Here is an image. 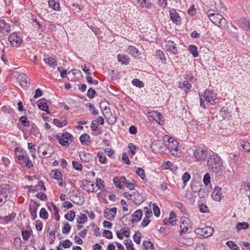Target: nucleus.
<instances>
[{
    "mask_svg": "<svg viewBox=\"0 0 250 250\" xmlns=\"http://www.w3.org/2000/svg\"><path fill=\"white\" fill-rule=\"evenodd\" d=\"M223 161L221 158L215 153L210 155L207 161V166L210 171L218 173L223 169Z\"/></svg>",
    "mask_w": 250,
    "mask_h": 250,
    "instance_id": "obj_1",
    "label": "nucleus"
},
{
    "mask_svg": "<svg viewBox=\"0 0 250 250\" xmlns=\"http://www.w3.org/2000/svg\"><path fill=\"white\" fill-rule=\"evenodd\" d=\"M163 140L165 146L169 150L172 155L175 156L180 155L181 151L179 148L177 141L167 135L164 136Z\"/></svg>",
    "mask_w": 250,
    "mask_h": 250,
    "instance_id": "obj_2",
    "label": "nucleus"
},
{
    "mask_svg": "<svg viewBox=\"0 0 250 250\" xmlns=\"http://www.w3.org/2000/svg\"><path fill=\"white\" fill-rule=\"evenodd\" d=\"M209 20L217 26L225 28L227 25V20L219 13H215L212 10H209L207 12Z\"/></svg>",
    "mask_w": 250,
    "mask_h": 250,
    "instance_id": "obj_3",
    "label": "nucleus"
},
{
    "mask_svg": "<svg viewBox=\"0 0 250 250\" xmlns=\"http://www.w3.org/2000/svg\"><path fill=\"white\" fill-rule=\"evenodd\" d=\"M208 156V151L205 147H196L193 151V156L198 162H204Z\"/></svg>",
    "mask_w": 250,
    "mask_h": 250,
    "instance_id": "obj_4",
    "label": "nucleus"
},
{
    "mask_svg": "<svg viewBox=\"0 0 250 250\" xmlns=\"http://www.w3.org/2000/svg\"><path fill=\"white\" fill-rule=\"evenodd\" d=\"M214 232V229L211 227L207 226L203 228H197L195 230V234L198 236L208 238L211 236Z\"/></svg>",
    "mask_w": 250,
    "mask_h": 250,
    "instance_id": "obj_5",
    "label": "nucleus"
},
{
    "mask_svg": "<svg viewBox=\"0 0 250 250\" xmlns=\"http://www.w3.org/2000/svg\"><path fill=\"white\" fill-rule=\"evenodd\" d=\"M80 186L83 190L88 192H95L97 191V189L95 188V184L91 181L86 180L81 181Z\"/></svg>",
    "mask_w": 250,
    "mask_h": 250,
    "instance_id": "obj_6",
    "label": "nucleus"
},
{
    "mask_svg": "<svg viewBox=\"0 0 250 250\" xmlns=\"http://www.w3.org/2000/svg\"><path fill=\"white\" fill-rule=\"evenodd\" d=\"M203 96L205 99L211 104H216L217 94L214 91L207 89L204 92Z\"/></svg>",
    "mask_w": 250,
    "mask_h": 250,
    "instance_id": "obj_7",
    "label": "nucleus"
},
{
    "mask_svg": "<svg viewBox=\"0 0 250 250\" xmlns=\"http://www.w3.org/2000/svg\"><path fill=\"white\" fill-rule=\"evenodd\" d=\"M52 147L47 144L40 145L38 148V152H42L43 156L46 158L51 157L53 154Z\"/></svg>",
    "mask_w": 250,
    "mask_h": 250,
    "instance_id": "obj_8",
    "label": "nucleus"
},
{
    "mask_svg": "<svg viewBox=\"0 0 250 250\" xmlns=\"http://www.w3.org/2000/svg\"><path fill=\"white\" fill-rule=\"evenodd\" d=\"M8 40L10 42L11 46L13 47H18L21 43L22 40L21 37L18 35L17 33H13L10 34L8 37Z\"/></svg>",
    "mask_w": 250,
    "mask_h": 250,
    "instance_id": "obj_9",
    "label": "nucleus"
},
{
    "mask_svg": "<svg viewBox=\"0 0 250 250\" xmlns=\"http://www.w3.org/2000/svg\"><path fill=\"white\" fill-rule=\"evenodd\" d=\"M180 235L185 234L188 232L189 229L191 228L190 221L187 217H184L181 218L180 225Z\"/></svg>",
    "mask_w": 250,
    "mask_h": 250,
    "instance_id": "obj_10",
    "label": "nucleus"
},
{
    "mask_svg": "<svg viewBox=\"0 0 250 250\" xmlns=\"http://www.w3.org/2000/svg\"><path fill=\"white\" fill-rule=\"evenodd\" d=\"M169 14L171 20L176 24L180 25L181 23V19L174 9H171L169 10Z\"/></svg>",
    "mask_w": 250,
    "mask_h": 250,
    "instance_id": "obj_11",
    "label": "nucleus"
},
{
    "mask_svg": "<svg viewBox=\"0 0 250 250\" xmlns=\"http://www.w3.org/2000/svg\"><path fill=\"white\" fill-rule=\"evenodd\" d=\"M117 212V208L115 207L110 209L106 208L104 210V217L107 220L112 221L114 219Z\"/></svg>",
    "mask_w": 250,
    "mask_h": 250,
    "instance_id": "obj_12",
    "label": "nucleus"
},
{
    "mask_svg": "<svg viewBox=\"0 0 250 250\" xmlns=\"http://www.w3.org/2000/svg\"><path fill=\"white\" fill-rule=\"evenodd\" d=\"M43 61L46 64L53 69H54L57 65L56 59L47 55L43 56Z\"/></svg>",
    "mask_w": 250,
    "mask_h": 250,
    "instance_id": "obj_13",
    "label": "nucleus"
},
{
    "mask_svg": "<svg viewBox=\"0 0 250 250\" xmlns=\"http://www.w3.org/2000/svg\"><path fill=\"white\" fill-rule=\"evenodd\" d=\"M238 26L247 31H250V20L242 18L238 21Z\"/></svg>",
    "mask_w": 250,
    "mask_h": 250,
    "instance_id": "obj_14",
    "label": "nucleus"
},
{
    "mask_svg": "<svg viewBox=\"0 0 250 250\" xmlns=\"http://www.w3.org/2000/svg\"><path fill=\"white\" fill-rule=\"evenodd\" d=\"M222 188L216 187L211 194L212 198L216 201L219 202L223 198L224 196L221 192Z\"/></svg>",
    "mask_w": 250,
    "mask_h": 250,
    "instance_id": "obj_15",
    "label": "nucleus"
},
{
    "mask_svg": "<svg viewBox=\"0 0 250 250\" xmlns=\"http://www.w3.org/2000/svg\"><path fill=\"white\" fill-rule=\"evenodd\" d=\"M166 48L167 50L172 52L173 54L178 53V49L176 44L172 41L169 40L166 41Z\"/></svg>",
    "mask_w": 250,
    "mask_h": 250,
    "instance_id": "obj_16",
    "label": "nucleus"
},
{
    "mask_svg": "<svg viewBox=\"0 0 250 250\" xmlns=\"http://www.w3.org/2000/svg\"><path fill=\"white\" fill-rule=\"evenodd\" d=\"M179 242L186 246L190 247L194 244V240L190 237H188L186 236H183V234L180 235Z\"/></svg>",
    "mask_w": 250,
    "mask_h": 250,
    "instance_id": "obj_17",
    "label": "nucleus"
},
{
    "mask_svg": "<svg viewBox=\"0 0 250 250\" xmlns=\"http://www.w3.org/2000/svg\"><path fill=\"white\" fill-rule=\"evenodd\" d=\"M20 83L23 88H25L29 86V79L26 74L21 73L19 75Z\"/></svg>",
    "mask_w": 250,
    "mask_h": 250,
    "instance_id": "obj_18",
    "label": "nucleus"
},
{
    "mask_svg": "<svg viewBox=\"0 0 250 250\" xmlns=\"http://www.w3.org/2000/svg\"><path fill=\"white\" fill-rule=\"evenodd\" d=\"M79 156L82 161L89 163L92 160L93 155L90 153L83 151L79 153Z\"/></svg>",
    "mask_w": 250,
    "mask_h": 250,
    "instance_id": "obj_19",
    "label": "nucleus"
},
{
    "mask_svg": "<svg viewBox=\"0 0 250 250\" xmlns=\"http://www.w3.org/2000/svg\"><path fill=\"white\" fill-rule=\"evenodd\" d=\"M126 181L125 177L121 176L120 178L115 177L113 179V183L115 186L119 188H123L125 186V182Z\"/></svg>",
    "mask_w": 250,
    "mask_h": 250,
    "instance_id": "obj_20",
    "label": "nucleus"
},
{
    "mask_svg": "<svg viewBox=\"0 0 250 250\" xmlns=\"http://www.w3.org/2000/svg\"><path fill=\"white\" fill-rule=\"evenodd\" d=\"M148 114L150 117H153L160 125H163L164 121L162 120V115L157 111H153L149 112Z\"/></svg>",
    "mask_w": 250,
    "mask_h": 250,
    "instance_id": "obj_21",
    "label": "nucleus"
},
{
    "mask_svg": "<svg viewBox=\"0 0 250 250\" xmlns=\"http://www.w3.org/2000/svg\"><path fill=\"white\" fill-rule=\"evenodd\" d=\"M10 31V26L9 23L5 21L0 19V32L2 33H7Z\"/></svg>",
    "mask_w": 250,
    "mask_h": 250,
    "instance_id": "obj_22",
    "label": "nucleus"
},
{
    "mask_svg": "<svg viewBox=\"0 0 250 250\" xmlns=\"http://www.w3.org/2000/svg\"><path fill=\"white\" fill-rule=\"evenodd\" d=\"M143 215V212L141 209H138L135 211L132 215L131 222L132 223L138 222L140 221Z\"/></svg>",
    "mask_w": 250,
    "mask_h": 250,
    "instance_id": "obj_23",
    "label": "nucleus"
},
{
    "mask_svg": "<svg viewBox=\"0 0 250 250\" xmlns=\"http://www.w3.org/2000/svg\"><path fill=\"white\" fill-rule=\"evenodd\" d=\"M117 60L122 65H127L130 61V59L128 56L125 54L118 55Z\"/></svg>",
    "mask_w": 250,
    "mask_h": 250,
    "instance_id": "obj_24",
    "label": "nucleus"
},
{
    "mask_svg": "<svg viewBox=\"0 0 250 250\" xmlns=\"http://www.w3.org/2000/svg\"><path fill=\"white\" fill-rule=\"evenodd\" d=\"M136 3L139 7L142 8L146 7L150 9L153 6L152 3L147 2L146 0H137Z\"/></svg>",
    "mask_w": 250,
    "mask_h": 250,
    "instance_id": "obj_25",
    "label": "nucleus"
},
{
    "mask_svg": "<svg viewBox=\"0 0 250 250\" xmlns=\"http://www.w3.org/2000/svg\"><path fill=\"white\" fill-rule=\"evenodd\" d=\"M53 123L59 127H62L67 125V121L65 117H62L60 119H54Z\"/></svg>",
    "mask_w": 250,
    "mask_h": 250,
    "instance_id": "obj_26",
    "label": "nucleus"
},
{
    "mask_svg": "<svg viewBox=\"0 0 250 250\" xmlns=\"http://www.w3.org/2000/svg\"><path fill=\"white\" fill-rule=\"evenodd\" d=\"M9 186L7 185H2L0 187V195L6 199L7 197L8 191L9 189Z\"/></svg>",
    "mask_w": 250,
    "mask_h": 250,
    "instance_id": "obj_27",
    "label": "nucleus"
},
{
    "mask_svg": "<svg viewBox=\"0 0 250 250\" xmlns=\"http://www.w3.org/2000/svg\"><path fill=\"white\" fill-rule=\"evenodd\" d=\"M48 5L49 7L55 11H58L60 9V3L57 0H48Z\"/></svg>",
    "mask_w": 250,
    "mask_h": 250,
    "instance_id": "obj_28",
    "label": "nucleus"
},
{
    "mask_svg": "<svg viewBox=\"0 0 250 250\" xmlns=\"http://www.w3.org/2000/svg\"><path fill=\"white\" fill-rule=\"evenodd\" d=\"M165 224H170L171 226H174L175 222V214L171 212L169 215V218L167 220H164Z\"/></svg>",
    "mask_w": 250,
    "mask_h": 250,
    "instance_id": "obj_29",
    "label": "nucleus"
},
{
    "mask_svg": "<svg viewBox=\"0 0 250 250\" xmlns=\"http://www.w3.org/2000/svg\"><path fill=\"white\" fill-rule=\"evenodd\" d=\"M56 138L58 140L59 144L63 146H68L69 144L72 142H70L69 140L65 139L59 135H57Z\"/></svg>",
    "mask_w": 250,
    "mask_h": 250,
    "instance_id": "obj_30",
    "label": "nucleus"
},
{
    "mask_svg": "<svg viewBox=\"0 0 250 250\" xmlns=\"http://www.w3.org/2000/svg\"><path fill=\"white\" fill-rule=\"evenodd\" d=\"M87 217L86 215L84 213H80V215H77V222L79 224H83L87 222Z\"/></svg>",
    "mask_w": 250,
    "mask_h": 250,
    "instance_id": "obj_31",
    "label": "nucleus"
},
{
    "mask_svg": "<svg viewBox=\"0 0 250 250\" xmlns=\"http://www.w3.org/2000/svg\"><path fill=\"white\" fill-rule=\"evenodd\" d=\"M239 144L242 146L243 150L247 152H250V143L244 140H240Z\"/></svg>",
    "mask_w": 250,
    "mask_h": 250,
    "instance_id": "obj_32",
    "label": "nucleus"
},
{
    "mask_svg": "<svg viewBox=\"0 0 250 250\" xmlns=\"http://www.w3.org/2000/svg\"><path fill=\"white\" fill-rule=\"evenodd\" d=\"M80 141L83 145H87L90 142V137L87 133H84L80 137Z\"/></svg>",
    "mask_w": 250,
    "mask_h": 250,
    "instance_id": "obj_33",
    "label": "nucleus"
},
{
    "mask_svg": "<svg viewBox=\"0 0 250 250\" xmlns=\"http://www.w3.org/2000/svg\"><path fill=\"white\" fill-rule=\"evenodd\" d=\"M38 106L40 109L44 111L47 113H50V112L48 110V106L47 104L42 100L39 102L38 104Z\"/></svg>",
    "mask_w": 250,
    "mask_h": 250,
    "instance_id": "obj_34",
    "label": "nucleus"
},
{
    "mask_svg": "<svg viewBox=\"0 0 250 250\" xmlns=\"http://www.w3.org/2000/svg\"><path fill=\"white\" fill-rule=\"evenodd\" d=\"M37 207L33 205H30L29 210L30 213L32 217L33 220H35L37 217Z\"/></svg>",
    "mask_w": 250,
    "mask_h": 250,
    "instance_id": "obj_35",
    "label": "nucleus"
},
{
    "mask_svg": "<svg viewBox=\"0 0 250 250\" xmlns=\"http://www.w3.org/2000/svg\"><path fill=\"white\" fill-rule=\"evenodd\" d=\"M126 52L132 56H136L139 53L138 50L133 46H128L126 49Z\"/></svg>",
    "mask_w": 250,
    "mask_h": 250,
    "instance_id": "obj_36",
    "label": "nucleus"
},
{
    "mask_svg": "<svg viewBox=\"0 0 250 250\" xmlns=\"http://www.w3.org/2000/svg\"><path fill=\"white\" fill-rule=\"evenodd\" d=\"M50 175L52 178L56 180H59L62 177V173L58 169L52 170L50 173Z\"/></svg>",
    "mask_w": 250,
    "mask_h": 250,
    "instance_id": "obj_37",
    "label": "nucleus"
},
{
    "mask_svg": "<svg viewBox=\"0 0 250 250\" xmlns=\"http://www.w3.org/2000/svg\"><path fill=\"white\" fill-rule=\"evenodd\" d=\"M189 51L192 54L194 57H197L198 55L196 47L194 45H190L188 47Z\"/></svg>",
    "mask_w": 250,
    "mask_h": 250,
    "instance_id": "obj_38",
    "label": "nucleus"
},
{
    "mask_svg": "<svg viewBox=\"0 0 250 250\" xmlns=\"http://www.w3.org/2000/svg\"><path fill=\"white\" fill-rule=\"evenodd\" d=\"M97 157L101 164H105L106 163V158L104 152H99L97 154Z\"/></svg>",
    "mask_w": 250,
    "mask_h": 250,
    "instance_id": "obj_39",
    "label": "nucleus"
},
{
    "mask_svg": "<svg viewBox=\"0 0 250 250\" xmlns=\"http://www.w3.org/2000/svg\"><path fill=\"white\" fill-rule=\"evenodd\" d=\"M179 86L181 88L190 89L191 87V84L188 81H185L182 83H179Z\"/></svg>",
    "mask_w": 250,
    "mask_h": 250,
    "instance_id": "obj_40",
    "label": "nucleus"
},
{
    "mask_svg": "<svg viewBox=\"0 0 250 250\" xmlns=\"http://www.w3.org/2000/svg\"><path fill=\"white\" fill-rule=\"evenodd\" d=\"M249 224L247 222L238 223L236 225V228L238 230L245 229L249 227Z\"/></svg>",
    "mask_w": 250,
    "mask_h": 250,
    "instance_id": "obj_41",
    "label": "nucleus"
},
{
    "mask_svg": "<svg viewBox=\"0 0 250 250\" xmlns=\"http://www.w3.org/2000/svg\"><path fill=\"white\" fill-rule=\"evenodd\" d=\"M21 242L22 241L20 238H15L14 241V246L15 249L16 250H19L21 247Z\"/></svg>",
    "mask_w": 250,
    "mask_h": 250,
    "instance_id": "obj_42",
    "label": "nucleus"
},
{
    "mask_svg": "<svg viewBox=\"0 0 250 250\" xmlns=\"http://www.w3.org/2000/svg\"><path fill=\"white\" fill-rule=\"evenodd\" d=\"M165 169H169L171 170L175 171L177 169V167L175 165L170 161H167L165 165Z\"/></svg>",
    "mask_w": 250,
    "mask_h": 250,
    "instance_id": "obj_43",
    "label": "nucleus"
},
{
    "mask_svg": "<svg viewBox=\"0 0 250 250\" xmlns=\"http://www.w3.org/2000/svg\"><path fill=\"white\" fill-rule=\"evenodd\" d=\"M31 231L28 230H22L21 231V235L23 240H27L30 238Z\"/></svg>",
    "mask_w": 250,
    "mask_h": 250,
    "instance_id": "obj_44",
    "label": "nucleus"
},
{
    "mask_svg": "<svg viewBox=\"0 0 250 250\" xmlns=\"http://www.w3.org/2000/svg\"><path fill=\"white\" fill-rule=\"evenodd\" d=\"M75 217V213L74 211H70V213L65 214L64 218L69 221H72Z\"/></svg>",
    "mask_w": 250,
    "mask_h": 250,
    "instance_id": "obj_45",
    "label": "nucleus"
},
{
    "mask_svg": "<svg viewBox=\"0 0 250 250\" xmlns=\"http://www.w3.org/2000/svg\"><path fill=\"white\" fill-rule=\"evenodd\" d=\"M226 245L230 249L233 250H240L239 247L231 241H228Z\"/></svg>",
    "mask_w": 250,
    "mask_h": 250,
    "instance_id": "obj_46",
    "label": "nucleus"
},
{
    "mask_svg": "<svg viewBox=\"0 0 250 250\" xmlns=\"http://www.w3.org/2000/svg\"><path fill=\"white\" fill-rule=\"evenodd\" d=\"M52 207H53V208L54 209V215L55 216V219L57 221H60V216L59 213V209L58 208V207H57V206L55 205H54L53 203H52Z\"/></svg>",
    "mask_w": 250,
    "mask_h": 250,
    "instance_id": "obj_47",
    "label": "nucleus"
},
{
    "mask_svg": "<svg viewBox=\"0 0 250 250\" xmlns=\"http://www.w3.org/2000/svg\"><path fill=\"white\" fill-rule=\"evenodd\" d=\"M156 56L161 61H166L165 54L160 50H156Z\"/></svg>",
    "mask_w": 250,
    "mask_h": 250,
    "instance_id": "obj_48",
    "label": "nucleus"
},
{
    "mask_svg": "<svg viewBox=\"0 0 250 250\" xmlns=\"http://www.w3.org/2000/svg\"><path fill=\"white\" fill-rule=\"evenodd\" d=\"M40 217L43 219H46L48 217V212L43 208H42L40 211Z\"/></svg>",
    "mask_w": 250,
    "mask_h": 250,
    "instance_id": "obj_49",
    "label": "nucleus"
},
{
    "mask_svg": "<svg viewBox=\"0 0 250 250\" xmlns=\"http://www.w3.org/2000/svg\"><path fill=\"white\" fill-rule=\"evenodd\" d=\"M132 83L139 88L144 87V84L143 82L140 81L139 79H134L132 81Z\"/></svg>",
    "mask_w": 250,
    "mask_h": 250,
    "instance_id": "obj_50",
    "label": "nucleus"
},
{
    "mask_svg": "<svg viewBox=\"0 0 250 250\" xmlns=\"http://www.w3.org/2000/svg\"><path fill=\"white\" fill-rule=\"evenodd\" d=\"M72 165L74 169L79 170V171H82L83 169V166L81 164L79 163L78 162H77L76 161H73L72 162Z\"/></svg>",
    "mask_w": 250,
    "mask_h": 250,
    "instance_id": "obj_51",
    "label": "nucleus"
},
{
    "mask_svg": "<svg viewBox=\"0 0 250 250\" xmlns=\"http://www.w3.org/2000/svg\"><path fill=\"white\" fill-rule=\"evenodd\" d=\"M136 172L138 174V175L140 177V178L142 179H143V180L145 179V178L146 177V174H145V170L143 169H142V168H140V167H138L137 169Z\"/></svg>",
    "mask_w": 250,
    "mask_h": 250,
    "instance_id": "obj_52",
    "label": "nucleus"
},
{
    "mask_svg": "<svg viewBox=\"0 0 250 250\" xmlns=\"http://www.w3.org/2000/svg\"><path fill=\"white\" fill-rule=\"evenodd\" d=\"M65 139L68 140L70 142H72L73 139V135L67 131L64 132L61 136Z\"/></svg>",
    "mask_w": 250,
    "mask_h": 250,
    "instance_id": "obj_53",
    "label": "nucleus"
},
{
    "mask_svg": "<svg viewBox=\"0 0 250 250\" xmlns=\"http://www.w3.org/2000/svg\"><path fill=\"white\" fill-rule=\"evenodd\" d=\"M190 175L188 172H185L182 175V179L184 184V185L186 186L187 185V183L188 181L190 178Z\"/></svg>",
    "mask_w": 250,
    "mask_h": 250,
    "instance_id": "obj_54",
    "label": "nucleus"
},
{
    "mask_svg": "<svg viewBox=\"0 0 250 250\" xmlns=\"http://www.w3.org/2000/svg\"><path fill=\"white\" fill-rule=\"evenodd\" d=\"M20 121L21 122L22 125L24 126H29V122L27 120V118L25 116H21L20 119Z\"/></svg>",
    "mask_w": 250,
    "mask_h": 250,
    "instance_id": "obj_55",
    "label": "nucleus"
},
{
    "mask_svg": "<svg viewBox=\"0 0 250 250\" xmlns=\"http://www.w3.org/2000/svg\"><path fill=\"white\" fill-rule=\"evenodd\" d=\"M144 247L148 250V249H154V246L153 244L150 241H145L143 242Z\"/></svg>",
    "mask_w": 250,
    "mask_h": 250,
    "instance_id": "obj_56",
    "label": "nucleus"
},
{
    "mask_svg": "<svg viewBox=\"0 0 250 250\" xmlns=\"http://www.w3.org/2000/svg\"><path fill=\"white\" fill-rule=\"evenodd\" d=\"M86 106L89 108L93 115H97L98 114V110L95 109L94 105L92 104L88 103L86 104Z\"/></svg>",
    "mask_w": 250,
    "mask_h": 250,
    "instance_id": "obj_57",
    "label": "nucleus"
},
{
    "mask_svg": "<svg viewBox=\"0 0 250 250\" xmlns=\"http://www.w3.org/2000/svg\"><path fill=\"white\" fill-rule=\"evenodd\" d=\"M152 206L154 214L155 216L157 217H159L160 215V211L159 208L158 207V206L156 205L155 203H153Z\"/></svg>",
    "mask_w": 250,
    "mask_h": 250,
    "instance_id": "obj_58",
    "label": "nucleus"
},
{
    "mask_svg": "<svg viewBox=\"0 0 250 250\" xmlns=\"http://www.w3.org/2000/svg\"><path fill=\"white\" fill-rule=\"evenodd\" d=\"M203 182L206 186H208L210 183V176L209 173H207L204 175Z\"/></svg>",
    "mask_w": 250,
    "mask_h": 250,
    "instance_id": "obj_59",
    "label": "nucleus"
},
{
    "mask_svg": "<svg viewBox=\"0 0 250 250\" xmlns=\"http://www.w3.org/2000/svg\"><path fill=\"white\" fill-rule=\"evenodd\" d=\"M71 230V226L68 223L64 224V227L62 229L63 233H68Z\"/></svg>",
    "mask_w": 250,
    "mask_h": 250,
    "instance_id": "obj_60",
    "label": "nucleus"
},
{
    "mask_svg": "<svg viewBox=\"0 0 250 250\" xmlns=\"http://www.w3.org/2000/svg\"><path fill=\"white\" fill-rule=\"evenodd\" d=\"M104 181L101 179H97L96 183L95 184V188H97L99 189H102L104 188Z\"/></svg>",
    "mask_w": 250,
    "mask_h": 250,
    "instance_id": "obj_61",
    "label": "nucleus"
},
{
    "mask_svg": "<svg viewBox=\"0 0 250 250\" xmlns=\"http://www.w3.org/2000/svg\"><path fill=\"white\" fill-rule=\"evenodd\" d=\"M145 210V214L146 218H149L152 214V212L151 209L148 208L147 207L144 208Z\"/></svg>",
    "mask_w": 250,
    "mask_h": 250,
    "instance_id": "obj_62",
    "label": "nucleus"
},
{
    "mask_svg": "<svg viewBox=\"0 0 250 250\" xmlns=\"http://www.w3.org/2000/svg\"><path fill=\"white\" fill-rule=\"evenodd\" d=\"M103 236L107 239H111L113 236L111 231L108 230H104Z\"/></svg>",
    "mask_w": 250,
    "mask_h": 250,
    "instance_id": "obj_63",
    "label": "nucleus"
},
{
    "mask_svg": "<svg viewBox=\"0 0 250 250\" xmlns=\"http://www.w3.org/2000/svg\"><path fill=\"white\" fill-rule=\"evenodd\" d=\"M125 186L130 190H133L135 188L134 184L127 180L125 182Z\"/></svg>",
    "mask_w": 250,
    "mask_h": 250,
    "instance_id": "obj_64",
    "label": "nucleus"
}]
</instances>
